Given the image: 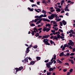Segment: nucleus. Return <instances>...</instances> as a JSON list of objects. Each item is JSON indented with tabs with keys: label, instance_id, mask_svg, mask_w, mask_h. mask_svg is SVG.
<instances>
[{
	"label": "nucleus",
	"instance_id": "obj_59",
	"mask_svg": "<svg viewBox=\"0 0 75 75\" xmlns=\"http://www.w3.org/2000/svg\"><path fill=\"white\" fill-rule=\"evenodd\" d=\"M65 47H64L63 46V47L62 48V51H64V50H65Z\"/></svg>",
	"mask_w": 75,
	"mask_h": 75
},
{
	"label": "nucleus",
	"instance_id": "obj_58",
	"mask_svg": "<svg viewBox=\"0 0 75 75\" xmlns=\"http://www.w3.org/2000/svg\"><path fill=\"white\" fill-rule=\"evenodd\" d=\"M70 74H71V73H70V72H67V75H69Z\"/></svg>",
	"mask_w": 75,
	"mask_h": 75
},
{
	"label": "nucleus",
	"instance_id": "obj_39",
	"mask_svg": "<svg viewBox=\"0 0 75 75\" xmlns=\"http://www.w3.org/2000/svg\"><path fill=\"white\" fill-rule=\"evenodd\" d=\"M65 65L69 66V63L67 62L65 63Z\"/></svg>",
	"mask_w": 75,
	"mask_h": 75
},
{
	"label": "nucleus",
	"instance_id": "obj_25",
	"mask_svg": "<svg viewBox=\"0 0 75 75\" xmlns=\"http://www.w3.org/2000/svg\"><path fill=\"white\" fill-rule=\"evenodd\" d=\"M75 55V54L74 53H72L70 54V55L71 56H73V55Z\"/></svg>",
	"mask_w": 75,
	"mask_h": 75
},
{
	"label": "nucleus",
	"instance_id": "obj_40",
	"mask_svg": "<svg viewBox=\"0 0 75 75\" xmlns=\"http://www.w3.org/2000/svg\"><path fill=\"white\" fill-rule=\"evenodd\" d=\"M54 30L55 31H57V30H58V27L55 28Z\"/></svg>",
	"mask_w": 75,
	"mask_h": 75
},
{
	"label": "nucleus",
	"instance_id": "obj_56",
	"mask_svg": "<svg viewBox=\"0 0 75 75\" xmlns=\"http://www.w3.org/2000/svg\"><path fill=\"white\" fill-rule=\"evenodd\" d=\"M66 6H65L66 8H65L68 9V8L69 7L68 6V5H67Z\"/></svg>",
	"mask_w": 75,
	"mask_h": 75
},
{
	"label": "nucleus",
	"instance_id": "obj_52",
	"mask_svg": "<svg viewBox=\"0 0 75 75\" xmlns=\"http://www.w3.org/2000/svg\"><path fill=\"white\" fill-rule=\"evenodd\" d=\"M31 34H32V35H34L35 33L33 31V32H32Z\"/></svg>",
	"mask_w": 75,
	"mask_h": 75
},
{
	"label": "nucleus",
	"instance_id": "obj_42",
	"mask_svg": "<svg viewBox=\"0 0 75 75\" xmlns=\"http://www.w3.org/2000/svg\"><path fill=\"white\" fill-rule=\"evenodd\" d=\"M37 47H38L37 45H35V46H34L33 48H34L36 49L37 48Z\"/></svg>",
	"mask_w": 75,
	"mask_h": 75
},
{
	"label": "nucleus",
	"instance_id": "obj_22",
	"mask_svg": "<svg viewBox=\"0 0 75 75\" xmlns=\"http://www.w3.org/2000/svg\"><path fill=\"white\" fill-rule=\"evenodd\" d=\"M34 29L33 30H35L36 31V32H38V30H37V28H34Z\"/></svg>",
	"mask_w": 75,
	"mask_h": 75
},
{
	"label": "nucleus",
	"instance_id": "obj_55",
	"mask_svg": "<svg viewBox=\"0 0 75 75\" xmlns=\"http://www.w3.org/2000/svg\"><path fill=\"white\" fill-rule=\"evenodd\" d=\"M42 30V28H40L38 29V31H41Z\"/></svg>",
	"mask_w": 75,
	"mask_h": 75
},
{
	"label": "nucleus",
	"instance_id": "obj_33",
	"mask_svg": "<svg viewBox=\"0 0 75 75\" xmlns=\"http://www.w3.org/2000/svg\"><path fill=\"white\" fill-rule=\"evenodd\" d=\"M69 71L70 72H72L73 71V69H71L69 70Z\"/></svg>",
	"mask_w": 75,
	"mask_h": 75
},
{
	"label": "nucleus",
	"instance_id": "obj_50",
	"mask_svg": "<svg viewBox=\"0 0 75 75\" xmlns=\"http://www.w3.org/2000/svg\"><path fill=\"white\" fill-rule=\"evenodd\" d=\"M60 25H61V26H62L63 25L62 23V22H60Z\"/></svg>",
	"mask_w": 75,
	"mask_h": 75
},
{
	"label": "nucleus",
	"instance_id": "obj_44",
	"mask_svg": "<svg viewBox=\"0 0 75 75\" xmlns=\"http://www.w3.org/2000/svg\"><path fill=\"white\" fill-rule=\"evenodd\" d=\"M71 63L72 64H74V61L73 60H72V61L71 62Z\"/></svg>",
	"mask_w": 75,
	"mask_h": 75
},
{
	"label": "nucleus",
	"instance_id": "obj_36",
	"mask_svg": "<svg viewBox=\"0 0 75 75\" xmlns=\"http://www.w3.org/2000/svg\"><path fill=\"white\" fill-rule=\"evenodd\" d=\"M51 32L52 33H54L55 32V31L54 30H51Z\"/></svg>",
	"mask_w": 75,
	"mask_h": 75
},
{
	"label": "nucleus",
	"instance_id": "obj_21",
	"mask_svg": "<svg viewBox=\"0 0 75 75\" xmlns=\"http://www.w3.org/2000/svg\"><path fill=\"white\" fill-rule=\"evenodd\" d=\"M42 3L45 4H47V3L45 2V0H43L42 1Z\"/></svg>",
	"mask_w": 75,
	"mask_h": 75
},
{
	"label": "nucleus",
	"instance_id": "obj_6",
	"mask_svg": "<svg viewBox=\"0 0 75 75\" xmlns=\"http://www.w3.org/2000/svg\"><path fill=\"white\" fill-rule=\"evenodd\" d=\"M22 62H24V63H26V62H28V58H26L24 59V60H23L22 61Z\"/></svg>",
	"mask_w": 75,
	"mask_h": 75
},
{
	"label": "nucleus",
	"instance_id": "obj_32",
	"mask_svg": "<svg viewBox=\"0 0 75 75\" xmlns=\"http://www.w3.org/2000/svg\"><path fill=\"white\" fill-rule=\"evenodd\" d=\"M59 31H60V32H61V33H63V30L61 29H59Z\"/></svg>",
	"mask_w": 75,
	"mask_h": 75
},
{
	"label": "nucleus",
	"instance_id": "obj_23",
	"mask_svg": "<svg viewBox=\"0 0 75 75\" xmlns=\"http://www.w3.org/2000/svg\"><path fill=\"white\" fill-rule=\"evenodd\" d=\"M64 10L65 11H69V9L68 8L67 9V8H64Z\"/></svg>",
	"mask_w": 75,
	"mask_h": 75
},
{
	"label": "nucleus",
	"instance_id": "obj_8",
	"mask_svg": "<svg viewBox=\"0 0 75 75\" xmlns=\"http://www.w3.org/2000/svg\"><path fill=\"white\" fill-rule=\"evenodd\" d=\"M51 64L50 63V62H49L48 63L46 64V66L48 68H50V65Z\"/></svg>",
	"mask_w": 75,
	"mask_h": 75
},
{
	"label": "nucleus",
	"instance_id": "obj_46",
	"mask_svg": "<svg viewBox=\"0 0 75 75\" xmlns=\"http://www.w3.org/2000/svg\"><path fill=\"white\" fill-rule=\"evenodd\" d=\"M61 18L59 19H57L56 21H57V22H58V21H61Z\"/></svg>",
	"mask_w": 75,
	"mask_h": 75
},
{
	"label": "nucleus",
	"instance_id": "obj_28",
	"mask_svg": "<svg viewBox=\"0 0 75 75\" xmlns=\"http://www.w3.org/2000/svg\"><path fill=\"white\" fill-rule=\"evenodd\" d=\"M50 43H51V44H53L54 42L52 41V40H50Z\"/></svg>",
	"mask_w": 75,
	"mask_h": 75
},
{
	"label": "nucleus",
	"instance_id": "obj_35",
	"mask_svg": "<svg viewBox=\"0 0 75 75\" xmlns=\"http://www.w3.org/2000/svg\"><path fill=\"white\" fill-rule=\"evenodd\" d=\"M54 38H55L54 39H55V40H58V38L56 36H54Z\"/></svg>",
	"mask_w": 75,
	"mask_h": 75
},
{
	"label": "nucleus",
	"instance_id": "obj_45",
	"mask_svg": "<svg viewBox=\"0 0 75 75\" xmlns=\"http://www.w3.org/2000/svg\"><path fill=\"white\" fill-rule=\"evenodd\" d=\"M50 11L52 13H53V12H54V11H55V10L53 9L52 10H50Z\"/></svg>",
	"mask_w": 75,
	"mask_h": 75
},
{
	"label": "nucleus",
	"instance_id": "obj_60",
	"mask_svg": "<svg viewBox=\"0 0 75 75\" xmlns=\"http://www.w3.org/2000/svg\"><path fill=\"white\" fill-rule=\"evenodd\" d=\"M64 37H62V36H60V38L61 39H64Z\"/></svg>",
	"mask_w": 75,
	"mask_h": 75
},
{
	"label": "nucleus",
	"instance_id": "obj_11",
	"mask_svg": "<svg viewBox=\"0 0 75 75\" xmlns=\"http://www.w3.org/2000/svg\"><path fill=\"white\" fill-rule=\"evenodd\" d=\"M28 8L29 10V11H33V10H34V8H32V9L30 8L29 7Z\"/></svg>",
	"mask_w": 75,
	"mask_h": 75
},
{
	"label": "nucleus",
	"instance_id": "obj_37",
	"mask_svg": "<svg viewBox=\"0 0 75 75\" xmlns=\"http://www.w3.org/2000/svg\"><path fill=\"white\" fill-rule=\"evenodd\" d=\"M39 16H35V18H39Z\"/></svg>",
	"mask_w": 75,
	"mask_h": 75
},
{
	"label": "nucleus",
	"instance_id": "obj_15",
	"mask_svg": "<svg viewBox=\"0 0 75 75\" xmlns=\"http://www.w3.org/2000/svg\"><path fill=\"white\" fill-rule=\"evenodd\" d=\"M35 34V36L36 37H38V36H39V35H39V33H36Z\"/></svg>",
	"mask_w": 75,
	"mask_h": 75
},
{
	"label": "nucleus",
	"instance_id": "obj_53",
	"mask_svg": "<svg viewBox=\"0 0 75 75\" xmlns=\"http://www.w3.org/2000/svg\"><path fill=\"white\" fill-rule=\"evenodd\" d=\"M53 26H54V27H57L58 25L56 24H55V25H54Z\"/></svg>",
	"mask_w": 75,
	"mask_h": 75
},
{
	"label": "nucleus",
	"instance_id": "obj_31",
	"mask_svg": "<svg viewBox=\"0 0 75 75\" xmlns=\"http://www.w3.org/2000/svg\"><path fill=\"white\" fill-rule=\"evenodd\" d=\"M49 61V59H48L47 60H45V62H46V63H47Z\"/></svg>",
	"mask_w": 75,
	"mask_h": 75
},
{
	"label": "nucleus",
	"instance_id": "obj_62",
	"mask_svg": "<svg viewBox=\"0 0 75 75\" xmlns=\"http://www.w3.org/2000/svg\"><path fill=\"white\" fill-rule=\"evenodd\" d=\"M40 1H38L37 2V4L38 5H40Z\"/></svg>",
	"mask_w": 75,
	"mask_h": 75
},
{
	"label": "nucleus",
	"instance_id": "obj_38",
	"mask_svg": "<svg viewBox=\"0 0 75 75\" xmlns=\"http://www.w3.org/2000/svg\"><path fill=\"white\" fill-rule=\"evenodd\" d=\"M53 59H56V56L55 54L54 55Z\"/></svg>",
	"mask_w": 75,
	"mask_h": 75
},
{
	"label": "nucleus",
	"instance_id": "obj_27",
	"mask_svg": "<svg viewBox=\"0 0 75 75\" xmlns=\"http://www.w3.org/2000/svg\"><path fill=\"white\" fill-rule=\"evenodd\" d=\"M30 26H35V25L34 24V23H32L31 25H30Z\"/></svg>",
	"mask_w": 75,
	"mask_h": 75
},
{
	"label": "nucleus",
	"instance_id": "obj_34",
	"mask_svg": "<svg viewBox=\"0 0 75 75\" xmlns=\"http://www.w3.org/2000/svg\"><path fill=\"white\" fill-rule=\"evenodd\" d=\"M61 34L62 37H64L65 36V35H64V34L63 33H62V34Z\"/></svg>",
	"mask_w": 75,
	"mask_h": 75
},
{
	"label": "nucleus",
	"instance_id": "obj_47",
	"mask_svg": "<svg viewBox=\"0 0 75 75\" xmlns=\"http://www.w3.org/2000/svg\"><path fill=\"white\" fill-rule=\"evenodd\" d=\"M50 62V64H51V65H52V63H53V62H54V61H53H53H52L51 62Z\"/></svg>",
	"mask_w": 75,
	"mask_h": 75
},
{
	"label": "nucleus",
	"instance_id": "obj_18",
	"mask_svg": "<svg viewBox=\"0 0 75 75\" xmlns=\"http://www.w3.org/2000/svg\"><path fill=\"white\" fill-rule=\"evenodd\" d=\"M56 11H58V12H60L61 11V9L59 8H58L56 10Z\"/></svg>",
	"mask_w": 75,
	"mask_h": 75
},
{
	"label": "nucleus",
	"instance_id": "obj_49",
	"mask_svg": "<svg viewBox=\"0 0 75 75\" xmlns=\"http://www.w3.org/2000/svg\"><path fill=\"white\" fill-rule=\"evenodd\" d=\"M67 71V69H63V71H64V72H66Z\"/></svg>",
	"mask_w": 75,
	"mask_h": 75
},
{
	"label": "nucleus",
	"instance_id": "obj_24",
	"mask_svg": "<svg viewBox=\"0 0 75 75\" xmlns=\"http://www.w3.org/2000/svg\"><path fill=\"white\" fill-rule=\"evenodd\" d=\"M53 15H54V17L55 18H56L57 16H58V15H57L56 14H54Z\"/></svg>",
	"mask_w": 75,
	"mask_h": 75
},
{
	"label": "nucleus",
	"instance_id": "obj_10",
	"mask_svg": "<svg viewBox=\"0 0 75 75\" xmlns=\"http://www.w3.org/2000/svg\"><path fill=\"white\" fill-rule=\"evenodd\" d=\"M64 52H62L60 53V54L59 55V57H62V56H64Z\"/></svg>",
	"mask_w": 75,
	"mask_h": 75
},
{
	"label": "nucleus",
	"instance_id": "obj_14",
	"mask_svg": "<svg viewBox=\"0 0 75 75\" xmlns=\"http://www.w3.org/2000/svg\"><path fill=\"white\" fill-rule=\"evenodd\" d=\"M57 61L58 62V63H59V64H62V62H61V61L59 59H57Z\"/></svg>",
	"mask_w": 75,
	"mask_h": 75
},
{
	"label": "nucleus",
	"instance_id": "obj_3",
	"mask_svg": "<svg viewBox=\"0 0 75 75\" xmlns=\"http://www.w3.org/2000/svg\"><path fill=\"white\" fill-rule=\"evenodd\" d=\"M69 43H68V45H71L72 46H74V43L72 42V40H69Z\"/></svg>",
	"mask_w": 75,
	"mask_h": 75
},
{
	"label": "nucleus",
	"instance_id": "obj_30",
	"mask_svg": "<svg viewBox=\"0 0 75 75\" xmlns=\"http://www.w3.org/2000/svg\"><path fill=\"white\" fill-rule=\"evenodd\" d=\"M45 36L46 38H48V37H50V35H46Z\"/></svg>",
	"mask_w": 75,
	"mask_h": 75
},
{
	"label": "nucleus",
	"instance_id": "obj_7",
	"mask_svg": "<svg viewBox=\"0 0 75 75\" xmlns=\"http://www.w3.org/2000/svg\"><path fill=\"white\" fill-rule=\"evenodd\" d=\"M30 47H28L26 49V51H25L26 54H28L30 52Z\"/></svg>",
	"mask_w": 75,
	"mask_h": 75
},
{
	"label": "nucleus",
	"instance_id": "obj_48",
	"mask_svg": "<svg viewBox=\"0 0 75 75\" xmlns=\"http://www.w3.org/2000/svg\"><path fill=\"white\" fill-rule=\"evenodd\" d=\"M60 38H61V35H59V36H57V38H59V39Z\"/></svg>",
	"mask_w": 75,
	"mask_h": 75
},
{
	"label": "nucleus",
	"instance_id": "obj_63",
	"mask_svg": "<svg viewBox=\"0 0 75 75\" xmlns=\"http://www.w3.org/2000/svg\"><path fill=\"white\" fill-rule=\"evenodd\" d=\"M38 37V38H39L41 39V38H42V36H39Z\"/></svg>",
	"mask_w": 75,
	"mask_h": 75
},
{
	"label": "nucleus",
	"instance_id": "obj_29",
	"mask_svg": "<svg viewBox=\"0 0 75 75\" xmlns=\"http://www.w3.org/2000/svg\"><path fill=\"white\" fill-rule=\"evenodd\" d=\"M43 21H47V19L45 18H43Z\"/></svg>",
	"mask_w": 75,
	"mask_h": 75
},
{
	"label": "nucleus",
	"instance_id": "obj_54",
	"mask_svg": "<svg viewBox=\"0 0 75 75\" xmlns=\"http://www.w3.org/2000/svg\"><path fill=\"white\" fill-rule=\"evenodd\" d=\"M54 38V36L53 35H52L51 37H50V39H53Z\"/></svg>",
	"mask_w": 75,
	"mask_h": 75
},
{
	"label": "nucleus",
	"instance_id": "obj_12",
	"mask_svg": "<svg viewBox=\"0 0 75 75\" xmlns=\"http://www.w3.org/2000/svg\"><path fill=\"white\" fill-rule=\"evenodd\" d=\"M34 64H35V61H31L30 63V65H34Z\"/></svg>",
	"mask_w": 75,
	"mask_h": 75
},
{
	"label": "nucleus",
	"instance_id": "obj_17",
	"mask_svg": "<svg viewBox=\"0 0 75 75\" xmlns=\"http://www.w3.org/2000/svg\"><path fill=\"white\" fill-rule=\"evenodd\" d=\"M42 13L45 14H46V11H45V10H42Z\"/></svg>",
	"mask_w": 75,
	"mask_h": 75
},
{
	"label": "nucleus",
	"instance_id": "obj_4",
	"mask_svg": "<svg viewBox=\"0 0 75 75\" xmlns=\"http://www.w3.org/2000/svg\"><path fill=\"white\" fill-rule=\"evenodd\" d=\"M50 30V29H49V28H48L45 27H44L43 29V31H46V32H48Z\"/></svg>",
	"mask_w": 75,
	"mask_h": 75
},
{
	"label": "nucleus",
	"instance_id": "obj_20",
	"mask_svg": "<svg viewBox=\"0 0 75 75\" xmlns=\"http://www.w3.org/2000/svg\"><path fill=\"white\" fill-rule=\"evenodd\" d=\"M49 71H54V69L52 68H50L49 69Z\"/></svg>",
	"mask_w": 75,
	"mask_h": 75
},
{
	"label": "nucleus",
	"instance_id": "obj_16",
	"mask_svg": "<svg viewBox=\"0 0 75 75\" xmlns=\"http://www.w3.org/2000/svg\"><path fill=\"white\" fill-rule=\"evenodd\" d=\"M50 26H51V25H50V24L49 23L46 24L45 27H50Z\"/></svg>",
	"mask_w": 75,
	"mask_h": 75
},
{
	"label": "nucleus",
	"instance_id": "obj_9",
	"mask_svg": "<svg viewBox=\"0 0 75 75\" xmlns=\"http://www.w3.org/2000/svg\"><path fill=\"white\" fill-rule=\"evenodd\" d=\"M62 23L64 25H65L67 24V22L64 21V20H63L62 21Z\"/></svg>",
	"mask_w": 75,
	"mask_h": 75
},
{
	"label": "nucleus",
	"instance_id": "obj_57",
	"mask_svg": "<svg viewBox=\"0 0 75 75\" xmlns=\"http://www.w3.org/2000/svg\"><path fill=\"white\" fill-rule=\"evenodd\" d=\"M57 24V22H55L54 21H53V24Z\"/></svg>",
	"mask_w": 75,
	"mask_h": 75
},
{
	"label": "nucleus",
	"instance_id": "obj_51",
	"mask_svg": "<svg viewBox=\"0 0 75 75\" xmlns=\"http://www.w3.org/2000/svg\"><path fill=\"white\" fill-rule=\"evenodd\" d=\"M47 75H51V73L50 72H48L47 73Z\"/></svg>",
	"mask_w": 75,
	"mask_h": 75
},
{
	"label": "nucleus",
	"instance_id": "obj_1",
	"mask_svg": "<svg viewBox=\"0 0 75 75\" xmlns=\"http://www.w3.org/2000/svg\"><path fill=\"white\" fill-rule=\"evenodd\" d=\"M48 40L47 39H44L43 40V42L46 45H50V44L49 43V42H48Z\"/></svg>",
	"mask_w": 75,
	"mask_h": 75
},
{
	"label": "nucleus",
	"instance_id": "obj_2",
	"mask_svg": "<svg viewBox=\"0 0 75 75\" xmlns=\"http://www.w3.org/2000/svg\"><path fill=\"white\" fill-rule=\"evenodd\" d=\"M22 69H23V67H19V68H15V69H16V72H17L18 71H21L22 70Z\"/></svg>",
	"mask_w": 75,
	"mask_h": 75
},
{
	"label": "nucleus",
	"instance_id": "obj_13",
	"mask_svg": "<svg viewBox=\"0 0 75 75\" xmlns=\"http://www.w3.org/2000/svg\"><path fill=\"white\" fill-rule=\"evenodd\" d=\"M36 59L37 61H39V60H40V59H41V57H36Z\"/></svg>",
	"mask_w": 75,
	"mask_h": 75
},
{
	"label": "nucleus",
	"instance_id": "obj_61",
	"mask_svg": "<svg viewBox=\"0 0 75 75\" xmlns=\"http://www.w3.org/2000/svg\"><path fill=\"white\" fill-rule=\"evenodd\" d=\"M73 32V30H70L69 33H72V32Z\"/></svg>",
	"mask_w": 75,
	"mask_h": 75
},
{
	"label": "nucleus",
	"instance_id": "obj_19",
	"mask_svg": "<svg viewBox=\"0 0 75 75\" xmlns=\"http://www.w3.org/2000/svg\"><path fill=\"white\" fill-rule=\"evenodd\" d=\"M35 6V7H38V6H37V5L35 4H33L32 5V7H34V6Z\"/></svg>",
	"mask_w": 75,
	"mask_h": 75
},
{
	"label": "nucleus",
	"instance_id": "obj_64",
	"mask_svg": "<svg viewBox=\"0 0 75 75\" xmlns=\"http://www.w3.org/2000/svg\"><path fill=\"white\" fill-rule=\"evenodd\" d=\"M73 52L75 51V48L73 49Z\"/></svg>",
	"mask_w": 75,
	"mask_h": 75
},
{
	"label": "nucleus",
	"instance_id": "obj_5",
	"mask_svg": "<svg viewBox=\"0 0 75 75\" xmlns=\"http://www.w3.org/2000/svg\"><path fill=\"white\" fill-rule=\"evenodd\" d=\"M48 18H49V19L50 20H52L54 18V16L53 14H52L50 16H48Z\"/></svg>",
	"mask_w": 75,
	"mask_h": 75
},
{
	"label": "nucleus",
	"instance_id": "obj_43",
	"mask_svg": "<svg viewBox=\"0 0 75 75\" xmlns=\"http://www.w3.org/2000/svg\"><path fill=\"white\" fill-rule=\"evenodd\" d=\"M44 38H46L45 36H42V39H44Z\"/></svg>",
	"mask_w": 75,
	"mask_h": 75
},
{
	"label": "nucleus",
	"instance_id": "obj_41",
	"mask_svg": "<svg viewBox=\"0 0 75 75\" xmlns=\"http://www.w3.org/2000/svg\"><path fill=\"white\" fill-rule=\"evenodd\" d=\"M69 35L70 37H72V36H73V34H72V33H71Z\"/></svg>",
	"mask_w": 75,
	"mask_h": 75
},
{
	"label": "nucleus",
	"instance_id": "obj_26",
	"mask_svg": "<svg viewBox=\"0 0 75 75\" xmlns=\"http://www.w3.org/2000/svg\"><path fill=\"white\" fill-rule=\"evenodd\" d=\"M39 23H41V22L40 21H37V23H36V24L37 25V24H39Z\"/></svg>",
	"mask_w": 75,
	"mask_h": 75
}]
</instances>
